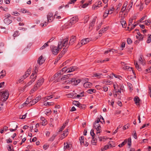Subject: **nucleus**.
Returning a JSON list of instances; mask_svg holds the SVG:
<instances>
[{"label":"nucleus","mask_w":151,"mask_h":151,"mask_svg":"<svg viewBox=\"0 0 151 151\" xmlns=\"http://www.w3.org/2000/svg\"><path fill=\"white\" fill-rule=\"evenodd\" d=\"M18 90L21 92H23L24 91V90L23 88L21 87H19L18 88Z\"/></svg>","instance_id":"0e129e2a"},{"label":"nucleus","mask_w":151,"mask_h":151,"mask_svg":"<svg viewBox=\"0 0 151 151\" xmlns=\"http://www.w3.org/2000/svg\"><path fill=\"white\" fill-rule=\"evenodd\" d=\"M99 122H101L103 124L102 121H101L100 120V119H99V118H98L96 121L95 122H94L93 124H98Z\"/></svg>","instance_id":"4c0bfd02"},{"label":"nucleus","mask_w":151,"mask_h":151,"mask_svg":"<svg viewBox=\"0 0 151 151\" xmlns=\"http://www.w3.org/2000/svg\"><path fill=\"white\" fill-rule=\"evenodd\" d=\"M77 68V67L76 66H72L70 67L67 73L71 72H73L75 70V69H76Z\"/></svg>","instance_id":"412c9836"},{"label":"nucleus","mask_w":151,"mask_h":151,"mask_svg":"<svg viewBox=\"0 0 151 151\" xmlns=\"http://www.w3.org/2000/svg\"><path fill=\"white\" fill-rule=\"evenodd\" d=\"M80 79L76 80V79L75 78V81H73V84L76 85L80 82Z\"/></svg>","instance_id":"f704fd0d"},{"label":"nucleus","mask_w":151,"mask_h":151,"mask_svg":"<svg viewBox=\"0 0 151 151\" xmlns=\"http://www.w3.org/2000/svg\"><path fill=\"white\" fill-rule=\"evenodd\" d=\"M80 95H79V94L77 95H76V97H77V98H79V97H81L84 96V95L83 94V93H80Z\"/></svg>","instance_id":"6e6d98bb"},{"label":"nucleus","mask_w":151,"mask_h":151,"mask_svg":"<svg viewBox=\"0 0 151 151\" xmlns=\"http://www.w3.org/2000/svg\"><path fill=\"white\" fill-rule=\"evenodd\" d=\"M125 69H130L129 70L130 71L131 70H132V71L133 73L134 74H135V73L134 72L133 70H132V68L130 67H129V66H126L125 67Z\"/></svg>","instance_id":"de8ad7c7"},{"label":"nucleus","mask_w":151,"mask_h":151,"mask_svg":"<svg viewBox=\"0 0 151 151\" xmlns=\"http://www.w3.org/2000/svg\"><path fill=\"white\" fill-rule=\"evenodd\" d=\"M112 13V12H111V13H109V11H108L107 12V13L105 12L104 13V15H103V17H104V18H106V17H107L108 16V15L109 14H111Z\"/></svg>","instance_id":"a19ab883"},{"label":"nucleus","mask_w":151,"mask_h":151,"mask_svg":"<svg viewBox=\"0 0 151 151\" xmlns=\"http://www.w3.org/2000/svg\"><path fill=\"white\" fill-rule=\"evenodd\" d=\"M95 76L98 78H100L101 77V76L102 75L101 73H95L94 74Z\"/></svg>","instance_id":"79ce46f5"},{"label":"nucleus","mask_w":151,"mask_h":151,"mask_svg":"<svg viewBox=\"0 0 151 151\" xmlns=\"http://www.w3.org/2000/svg\"><path fill=\"white\" fill-rule=\"evenodd\" d=\"M32 102V101H29V98H27V100L25 102V103L24 104H28L29 103H30L31 104Z\"/></svg>","instance_id":"49530a36"},{"label":"nucleus","mask_w":151,"mask_h":151,"mask_svg":"<svg viewBox=\"0 0 151 151\" xmlns=\"http://www.w3.org/2000/svg\"><path fill=\"white\" fill-rule=\"evenodd\" d=\"M73 104L75 105H76L78 107H79V106L81 105V104L80 103L77 101H73Z\"/></svg>","instance_id":"c85d7f7f"},{"label":"nucleus","mask_w":151,"mask_h":151,"mask_svg":"<svg viewBox=\"0 0 151 151\" xmlns=\"http://www.w3.org/2000/svg\"><path fill=\"white\" fill-rule=\"evenodd\" d=\"M127 42L128 44H130L132 43V40L130 38H128L127 40Z\"/></svg>","instance_id":"4d7b16f0"},{"label":"nucleus","mask_w":151,"mask_h":151,"mask_svg":"<svg viewBox=\"0 0 151 151\" xmlns=\"http://www.w3.org/2000/svg\"><path fill=\"white\" fill-rule=\"evenodd\" d=\"M114 76L115 78L119 79H120V78L121 77L120 76L115 75L113 73H112V74H111L110 76H108L109 78H113Z\"/></svg>","instance_id":"aec40b11"},{"label":"nucleus","mask_w":151,"mask_h":151,"mask_svg":"<svg viewBox=\"0 0 151 151\" xmlns=\"http://www.w3.org/2000/svg\"><path fill=\"white\" fill-rule=\"evenodd\" d=\"M127 142V139H125L123 142L121 144H119L118 146L119 147H122Z\"/></svg>","instance_id":"393cba45"},{"label":"nucleus","mask_w":151,"mask_h":151,"mask_svg":"<svg viewBox=\"0 0 151 151\" xmlns=\"http://www.w3.org/2000/svg\"><path fill=\"white\" fill-rule=\"evenodd\" d=\"M120 22L123 28H125L127 26V24L126 21L124 20V18L123 17H121Z\"/></svg>","instance_id":"f8f14e48"},{"label":"nucleus","mask_w":151,"mask_h":151,"mask_svg":"<svg viewBox=\"0 0 151 151\" xmlns=\"http://www.w3.org/2000/svg\"><path fill=\"white\" fill-rule=\"evenodd\" d=\"M64 73H63L61 70L59 71L58 73H56L55 75L54 78H57V77H58V78L60 77V78H62L61 77V75H63Z\"/></svg>","instance_id":"ddd939ff"},{"label":"nucleus","mask_w":151,"mask_h":151,"mask_svg":"<svg viewBox=\"0 0 151 151\" xmlns=\"http://www.w3.org/2000/svg\"><path fill=\"white\" fill-rule=\"evenodd\" d=\"M79 140L81 144V145H82L83 144H84V137L83 136H81L79 138Z\"/></svg>","instance_id":"a878e982"},{"label":"nucleus","mask_w":151,"mask_h":151,"mask_svg":"<svg viewBox=\"0 0 151 151\" xmlns=\"http://www.w3.org/2000/svg\"><path fill=\"white\" fill-rule=\"evenodd\" d=\"M133 19L132 18H130L129 20V22L128 24V26H130V25L132 24Z\"/></svg>","instance_id":"5fc2aeb1"},{"label":"nucleus","mask_w":151,"mask_h":151,"mask_svg":"<svg viewBox=\"0 0 151 151\" xmlns=\"http://www.w3.org/2000/svg\"><path fill=\"white\" fill-rule=\"evenodd\" d=\"M134 100L137 105V106L139 105L140 100L138 97L137 96H135L134 99Z\"/></svg>","instance_id":"1a4fd4ad"},{"label":"nucleus","mask_w":151,"mask_h":151,"mask_svg":"<svg viewBox=\"0 0 151 151\" xmlns=\"http://www.w3.org/2000/svg\"><path fill=\"white\" fill-rule=\"evenodd\" d=\"M148 37L147 38V43H149L151 42V35H148Z\"/></svg>","instance_id":"e433bc0d"},{"label":"nucleus","mask_w":151,"mask_h":151,"mask_svg":"<svg viewBox=\"0 0 151 151\" xmlns=\"http://www.w3.org/2000/svg\"><path fill=\"white\" fill-rule=\"evenodd\" d=\"M62 43H63V42H62V41H60V42H59V43H58V47L59 48H60V49H61V48H62V47L63 46H61V45Z\"/></svg>","instance_id":"864d4df0"},{"label":"nucleus","mask_w":151,"mask_h":151,"mask_svg":"<svg viewBox=\"0 0 151 151\" xmlns=\"http://www.w3.org/2000/svg\"><path fill=\"white\" fill-rule=\"evenodd\" d=\"M37 102V101H36V100L35 99H33V100H32V102L30 105L32 106V105H34Z\"/></svg>","instance_id":"13d9d810"},{"label":"nucleus","mask_w":151,"mask_h":151,"mask_svg":"<svg viewBox=\"0 0 151 151\" xmlns=\"http://www.w3.org/2000/svg\"><path fill=\"white\" fill-rule=\"evenodd\" d=\"M122 126H120V125H119L117 127V128L116 129L114 132H113V134H115L118 131V130L119 129V128H120Z\"/></svg>","instance_id":"69168bd1"},{"label":"nucleus","mask_w":151,"mask_h":151,"mask_svg":"<svg viewBox=\"0 0 151 151\" xmlns=\"http://www.w3.org/2000/svg\"><path fill=\"white\" fill-rule=\"evenodd\" d=\"M103 88L104 91L105 92H106L108 91V88L106 86H104L103 87Z\"/></svg>","instance_id":"774afa93"},{"label":"nucleus","mask_w":151,"mask_h":151,"mask_svg":"<svg viewBox=\"0 0 151 151\" xmlns=\"http://www.w3.org/2000/svg\"><path fill=\"white\" fill-rule=\"evenodd\" d=\"M89 18V16L88 15H86L84 17V23H85L87 22Z\"/></svg>","instance_id":"c756f323"},{"label":"nucleus","mask_w":151,"mask_h":151,"mask_svg":"<svg viewBox=\"0 0 151 151\" xmlns=\"http://www.w3.org/2000/svg\"><path fill=\"white\" fill-rule=\"evenodd\" d=\"M19 35V31H17L15 32L13 35V36L14 37H16Z\"/></svg>","instance_id":"09e8293b"},{"label":"nucleus","mask_w":151,"mask_h":151,"mask_svg":"<svg viewBox=\"0 0 151 151\" xmlns=\"http://www.w3.org/2000/svg\"><path fill=\"white\" fill-rule=\"evenodd\" d=\"M76 93H69L68 94V98H73V99L75 98L76 97Z\"/></svg>","instance_id":"6ab92c4d"},{"label":"nucleus","mask_w":151,"mask_h":151,"mask_svg":"<svg viewBox=\"0 0 151 151\" xmlns=\"http://www.w3.org/2000/svg\"><path fill=\"white\" fill-rule=\"evenodd\" d=\"M56 137V135L55 134H54L52 135V137H51L48 140V141L52 142L55 139Z\"/></svg>","instance_id":"72a5a7b5"},{"label":"nucleus","mask_w":151,"mask_h":151,"mask_svg":"<svg viewBox=\"0 0 151 151\" xmlns=\"http://www.w3.org/2000/svg\"><path fill=\"white\" fill-rule=\"evenodd\" d=\"M53 98V96L52 95H50L49 96H48L47 97H45L43 98L44 99V100H45L46 101L47 100L49 99H51Z\"/></svg>","instance_id":"ea45409f"},{"label":"nucleus","mask_w":151,"mask_h":151,"mask_svg":"<svg viewBox=\"0 0 151 151\" xmlns=\"http://www.w3.org/2000/svg\"><path fill=\"white\" fill-rule=\"evenodd\" d=\"M88 93L92 94L93 93H95L96 92V90L94 89H89L87 91Z\"/></svg>","instance_id":"bb28decb"},{"label":"nucleus","mask_w":151,"mask_h":151,"mask_svg":"<svg viewBox=\"0 0 151 151\" xmlns=\"http://www.w3.org/2000/svg\"><path fill=\"white\" fill-rule=\"evenodd\" d=\"M44 82L43 79L42 78H40L37 82L36 84L35 85V86L38 88Z\"/></svg>","instance_id":"39448f33"},{"label":"nucleus","mask_w":151,"mask_h":151,"mask_svg":"<svg viewBox=\"0 0 151 151\" xmlns=\"http://www.w3.org/2000/svg\"><path fill=\"white\" fill-rule=\"evenodd\" d=\"M92 86V83L88 82L84 83L83 86L85 88H91Z\"/></svg>","instance_id":"4468645a"},{"label":"nucleus","mask_w":151,"mask_h":151,"mask_svg":"<svg viewBox=\"0 0 151 151\" xmlns=\"http://www.w3.org/2000/svg\"><path fill=\"white\" fill-rule=\"evenodd\" d=\"M53 14L52 13H49L47 16V21L49 22H52L53 19Z\"/></svg>","instance_id":"0eeeda50"},{"label":"nucleus","mask_w":151,"mask_h":151,"mask_svg":"<svg viewBox=\"0 0 151 151\" xmlns=\"http://www.w3.org/2000/svg\"><path fill=\"white\" fill-rule=\"evenodd\" d=\"M31 70V68H29L27 70L25 73V74L23 75L24 77V78H26L27 77H28L30 73V71Z\"/></svg>","instance_id":"f3484780"},{"label":"nucleus","mask_w":151,"mask_h":151,"mask_svg":"<svg viewBox=\"0 0 151 151\" xmlns=\"http://www.w3.org/2000/svg\"><path fill=\"white\" fill-rule=\"evenodd\" d=\"M76 40V37L75 36H72L70 37V39L69 42V45H72L75 41Z\"/></svg>","instance_id":"423d86ee"},{"label":"nucleus","mask_w":151,"mask_h":151,"mask_svg":"<svg viewBox=\"0 0 151 151\" xmlns=\"http://www.w3.org/2000/svg\"><path fill=\"white\" fill-rule=\"evenodd\" d=\"M101 6H99V5L97 3H96L95 4H94L93 6V9H95V8L97 7H100Z\"/></svg>","instance_id":"37998d69"},{"label":"nucleus","mask_w":151,"mask_h":151,"mask_svg":"<svg viewBox=\"0 0 151 151\" xmlns=\"http://www.w3.org/2000/svg\"><path fill=\"white\" fill-rule=\"evenodd\" d=\"M134 64L136 68L139 71H141L142 70L141 68L139 67V65L138 64L137 61H134Z\"/></svg>","instance_id":"4be33fe9"},{"label":"nucleus","mask_w":151,"mask_h":151,"mask_svg":"<svg viewBox=\"0 0 151 151\" xmlns=\"http://www.w3.org/2000/svg\"><path fill=\"white\" fill-rule=\"evenodd\" d=\"M104 83L106 84L110 85L112 84V82L110 81L104 80Z\"/></svg>","instance_id":"cd10ccee"},{"label":"nucleus","mask_w":151,"mask_h":151,"mask_svg":"<svg viewBox=\"0 0 151 151\" xmlns=\"http://www.w3.org/2000/svg\"><path fill=\"white\" fill-rule=\"evenodd\" d=\"M48 43L47 42L46 43H45L44 45L42 46L40 48V50H42L43 49H44L46 47H47L48 46Z\"/></svg>","instance_id":"c9c22d12"},{"label":"nucleus","mask_w":151,"mask_h":151,"mask_svg":"<svg viewBox=\"0 0 151 151\" xmlns=\"http://www.w3.org/2000/svg\"><path fill=\"white\" fill-rule=\"evenodd\" d=\"M96 17H94L93 19L91 22L89 24V29L90 30H91L93 28V26L96 22Z\"/></svg>","instance_id":"6e6552de"},{"label":"nucleus","mask_w":151,"mask_h":151,"mask_svg":"<svg viewBox=\"0 0 151 151\" xmlns=\"http://www.w3.org/2000/svg\"><path fill=\"white\" fill-rule=\"evenodd\" d=\"M37 75V73H32V75L30 76V78L31 79H32L34 78H35V75Z\"/></svg>","instance_id":"bf43d9fd"},{"label":"nucleus","mask_w":151,"mask_h":151,"mask_svg":"<svg viewBox=\"0 0 151 151\" xmlns=\"http://www.w3.org/2000/svg\"><path fill=\"white\" fill-rule=\"evenodd\" d=\"M4 22L5 24H9L12 22V21L8 18H5L4 20Z\"/></svg>","instance_id":"a211bd4d"},{"label":"nucleus","mask_w":151,"mask_h":151,"mask_svg":"<svg viewBox=\"0 0 151 151\" xmlns=\"http://www.w3.org/2000/svg\"><path fill=\"white\" fill-rule=\"evenodd\" d=\"M89 40L90 39L88 38L83 39L81 41L80 43L82 45H84L88 43Z\"/></svg>","instance_id":"9b49d317"},{"label":"nucleus","mask_w":151,"mask_h":151,"mask_svg":"<svg viewBox=\"0 0 151 151\" xmlns=\"http://www.w3.org/2000/svg\"><path fill=\"white\" fill-rule=\"evenodd\" d=\"M64 149H69L70 148V145L69 144H68L67 142L66 143H65L64 144Z\"/></svg>","instance_id":"2f4dec72"},{"label":"nucleus","mask_w":151,"mask_h":151,"mask_svg":"<svg viewBox=\"0 0 151 151\" xmlns=\"http://www.w3.org/2000/svg\"><path fill=\"white\" fill-rule=\"evenodd\" d=\"M127 139V142H128V145L129 146H130L131 145V139L130 137L129 138Z\"/></svg>","instance_id":"a18cd8bd"},{"label":"nucleus","mask_w":151,"mask_h":151,"mask_svg":"<svg viewBox=\"0 0 151 151\" xmlns=\"http://www.w3.org/2000/svg\"><path fill=\"white\" fill-rule=\"evenodd\" d=\"M38 88H36L35 86V85L34 86V87L31 90L30 92V94H31L35 92V91L37 90L38 89Z\"/></svg>","instance_id":"473e14b6"},{"label":"nucleus","mask_w":151,"mask_h":151,"mask_svg":"<svg viewBox=\"0 0 151 151\" xmlns=\"http://www.w3.org/2000/svg\"><path fill=\"white\" fill-rule=\"evenodd\" d=\"M67 48H66L65 49L64 48V49L61 51V55H63L67 51Z\"/></svg>","instance_id":"3c124183"},{"label":"nucleus","mask_w":151,"mask_h":151,"mask_svg":"<svg viewBox=\"0 0 151 151\" xmlns=\"http://www.w3.org/2000/svg\"><path fill=\"white\" fill-rule=\"evenodd\" d=\"M0 99L2 101H5L9 97V93L8 91L0 92Z\"/></svg>","instance_id":"f03ea898"},{"label":"nucleus","mask_w":151,"mask_h":151,"mask_svg":"<svg viewBox=\"0 0 151 151\" xmlns=\"http://www.w3.org/2000/svg\"><path fill=\"white\" fill-rule=\"evenodd\" d=\"M92 141H93L92 142L93 144L94 145H96V143L97 139H96V138H93L92 139Z\"/></svg>","instance_id":"c03bdc74"},{"label":"nucleus","mask_w":151,"mask_h":151,"mask_svg":"<svg viewBox=\"0 0 151 151\" xmlns=\"http://www.w3.org/2000/svg\"><path fill=\"white\" fill-rule=\"evenodd\" d=\"M68 71L67 68L66 67H65L64 68H63V69L61 70V71L63 72H65L67 71Z\"/></svg>","instance_id":"603ef678"},{"label":"nucleus","mask_w":151,"mask_h":151,"mask_svg":"<svg viewBox=\"0 0 151 151\" xmlns=\"http://www.w3.org/2000/svg\"><path fill=\"white\" fill-rule=\"evenodd\" d=\"M112 146L111 144H109L108 145L105 146L104 148H101V151H102L103 150H106L109 149L110 147H111Z\"/></svg>","instance_id":"b1692460"},{"label":"nucleus","mask_w":151,"mask_h":151,"mask_svg":"<svg viewBox=\"0 0 151 151\" xmlns=\"http://www.w3.org/2000/svg\"><path fill=\"white\" fill-rule=\"evenodd\" d=\"M145 25H149L150 23V20H145Z\"/></svg>","instance_id":"052dcab7"},{"label":"nucleus","mask_w":151,"mask_h":151,"mask_svg":"<svg viewBox=\"0 0 151 151\" xmlns=\"http://www.w3.org/2000/svg\"><path fill=\"white\" fill-rule=\"evenodd\" d=\"M68 37H67L65 39H64L62 41V42H63V46H66V45H65V43H66V45H68Z\"/></svg>","instance_id":"dca6fc26"},{"label":"nucleus","mask_w":151,"mask_h":151,"mask_svg":"<svg viewBox=\"0 0 151 151\" xmlns=\"http://www.w3.org/2000/svg\"><path fill=\"white\" fill-rule=\"evenodd\" d=\"M20 12L22 13H26L27 12V10L24 9H21Z\"/></svg>","instance_id":"338daca9"},{"label":"nucleus","mask_w":151,"mask_h":151,"mask_svg":"<svg viewBox=\"0 0 151 151\" xmlns=\"http://www.w3.org/2000/svg\"><path fill=\"white\" fill-rule=\"evenodd\" d=\"M78 18L77 16H75L71 18L68 22L69 27H70L78 22Z\"/></svg>","instance_id":"7ed1b4c3"},{"label":"nucleus","mask_w":151,"mask_h":151,"mask_svg":"<svg viewBox=\"0 0 151 151\" xmlns=\"http://www.w3.org/2000/svg\"><path fill=\"white\" fill-rule=\"evenodd\" d=\"M72 74H68L67 75H65L62 78H60V77L58 78L57 79V81L60 82V81L65 80L64 82V83H73V81H75V78H69L71 76H72Z\"/></svg>","instance_id":"f257e3e1"},{"label":"nucleus","mask_w":151,"mask_h":151,"mask_svg":"<svg viewBox=\"0 0 151 151\" xmlns=\"http://www.w3.org/2000/svg\"><path fill=\"white\" fill-rule=\"evenodd\" d=\"M133 133H134V134L133 135L135 139H137V134H136V131H133Z\"/></svg>","instance_id":"e2e57ef3"},{"label":"nucleus","mask_w":151,"mask_h":151,"mask_svg":"<svg viewBox=\"0 0 151 151\" xmlns=\"http://www.w3.org/2000/svg\"><path fill=\"white\" fill-rule=\"evenodd\" d=\"M128 3V2L127 1L125 2L121 9V12L123 13L124 11L126 9V7L127 6Z\"/></svg>","instance_id":"2eb2a0df"},{"label":"nucleus","mask_w":151,"mask_h":151,"mask_svg":"<svg viewBox=\"0 0 151 151\" xmlns=\"http://www.w3.org/2000/svg\"><path fill=\"white\" fill-rule=\"evenodd\" d=\"M51 49L52 54L54 55H56L60 49L58 47L53 46L52 47Z\"/></svg>","instance_id":"20e7f679"},{"label":"nucleus","mask_w":151,"mask_h":151,"mask_svg":"<svg viewBox=\"0 0 151 151\" xmlns=\"http://www.w3.org/2000/svg\"><path fill=\"white\" fill-rule=\"evenodd\" d=\"M41 98H42V97H41V96H39L38 97H37L36 98V99H35L36 100V101L37 102L38 101H39L41 99Z\"/></svg>","instance_id":"680f3d73"},{"label":"nucleus","mask_w":151,"mask_h":151,"mask_svg":"<svg viewBox=\"0 0 151 151\" xmlns=\"http://www.w3.org/2000/svg\"><path fill=\"white\" fill-rule=\"evenodd\" d=\"M121 88H119L117 89V91H116V93H117L118 95H119L117 97V98L119 99H121V96H120V95L121 93Z\"/></svg>","instance_id":"5701e85b"},{"label":"nucleus","mask_w":151,"mask_h":151,"mask_svg":"<svg viewBox=\"0 0 151 151\" xmlns=\"http://www.w3.org/2000/svg\"><path fill=\"white\" fill-rule=\"evenodd\" d=\"M109 52H113L117 53L118 52V51L117 50H115L114 49H111L109 50Z\"/></svg>","instance_id":"8fccbe9b"},{"label":"nucleus","mask_w":151,"mask_h":151,"mask_svg":"<svg viewBox=\"0 0 151 151\" xmlns=\"http://www.w3.org/2000/svg\"><path fill=\"white\" fill-rule=\"evenodd\" d=\"M9 147L8 148V150L9 151H14V150L13 147L11 145H9Z\"/></svg>","instance_id":"58836bf2"},{"label":"nucleus","mask_w":151,"mask_h":151,"mask_svg":"<svg viewBox=\"0 0 151 151\" xmlns=\"http://www.w3.org/2000/svg\"><path fill=\"white\" fill-rule=\"evenodd\" d=\"M93 127L95 128V129H99V128H101L100 125L99 124H93Z\"/></svg>","instance_id":"7c9ffc66"},{"label":"nucleus","mask_w":151,"mask_h":151,"mask_svg":"<svg viewBox=\"0 0 151 151\" xmlns=\"http://www.w3.org/2000/svg\"><path fill=\"white\" fill-rule=\"evenodd\" d=\"M45 62V60L43 58L42 55H41L38 59L37 60V63L40 65L42 64Z\"/></svg>","instance_id":"9d476101"}]
</instances>
